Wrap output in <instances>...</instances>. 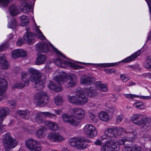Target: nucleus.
Wrapping results in <instances>:
<instances>
[{
	"instance_id": "obj_56",
	"label": "nucleus",
	"mask_w": 151,
	"mask_h": 151,
	"mask_svg": "<svg viewBox=\"0 0 151 151\" xmlns=\"http://www.w3.org/2000/svg\"><path fill=\"white\" fill-rule=\"evenodd\" d=\"M148 4L150 11L151 14V0H145Z\"/></svg>"
},
{
	"instance_id": "obj_34",
	"label": "nucleus",
	"mask_w": 151,
	"mask_h": 151,
	"mask_svg": "<svg viewBox=\"0 0 151 151\" xmlns=\"http://www.w3.org/2000/svg\"><path fill=\"white\" fill-rule=\"evenodd\" d=\"M46 129L45 127H42L41 129H39L37 131L36 135L37 137L42 138L45 135V131Z\"/></svg>"
},
{
	"instance_id": "obj_10",
	"label": "nucleus",
	"mask_w": 151,
	"mask_h": 151,
	"mask_svg": "<svg viewBox=\"0 0 151 151\" xmlns=\"http://www.w3.org/2000/svg\"><path fill=\"white\" fill-rule=\"evenodd\" d=\"M119 150V146H117L116 140L110 139L105 142L104 151H118Z\"/></svg>"
},
{
	"instance_id": "obj_20",
	"label": "nucleus",
	"mask_w": 151,
	"mask_h": 151,
	"mask_svg": "<svg viewBox=\"0 0 151 151\" xmlns=\"http://www.w3.org/2000/svg\"><path fill=\"white\" fill-rule=\"evenodd\" d=\"M115 132V136H114V137L116 138L118 137H119L121 135L122 133V132L125 133L126 134L128 133L130 134L131 135L134 136V134H135V132L134 131H133V129H131L132 132H127L124 129L123 127H115L114 128Z\"/></svg>"
},
{
	"instance_id": "obj_11",
	"label": "nucleus",
	"mask_w": 151,
	"mask_h": 151,
	"mask_svg": "<svg viewBox=\"0 0 151 151\" xmlns=\"http://www.w3.org/2000/svg\"><path fill=\"white\" fill-rule=\"evenodd\" d=\"M141 52V51L140 50H139L129 57L118 63H104V68L106 67H110L117 66L118 65V63H120L121 62L124 63H128L136 58L139 55Z\"/></svg>"
},
{
	"instance_id": "obj_26",
	"label": "nucleus",
	"mask_w": 151,
	"mask_h": 151,
	"mask_svg": "<svg viewBox=\"0 0 151 151\" xmlns=\"http://www.w3.org/2000/svg\"><path fill=\"white\" fill-rule=\"evenodd\" d=\"M20 7L17 5H13L9 7V10L10 14L13 16H15L19 12V9Z\"/></svg>"
},
{
	"instance_id": "obj_30",
	"label": "nucleus",
	"mask_w": 151,
	"mask_h": 151,
	"mask_svg": "<svg viewBox=\"0 0 151 151\" xmlns=\"http://www.w3.org/2000/svg\"><path fill=\"white\" fill-rule=\"evenodd\" d=\"M28 79H22L21 82L19 83H16L14 86V87L20 88H23L27 86L29 84Z\"/></svg>"
},
{
	"instance_id": "obj_16",
	"label": "nucleus",
	"mask_w": 151,
	"mask_h": 151,
	"mask_svg": "<svg viewBox=\"0 0 151 151\" xmlns=\"http://www.w3.org/2000/svg\"><path fill=\"white\" fill-rule=\"evenodd\" d=\"M50 46L47 43H39L36 45V50L39 52L47 53L50 50Z\"/></svg>"
},
{
	"instance_id": "obj_48",
	"label": "nucleus",
	"mask_w": 151,
	"mask_h": 151,
	"mask_svg": "<svg viewBox=\"0 0 151 151\" xmlns=\"http://www.w3.org/2000/svg\"><path fill=\"white\" fill-rule=\"evenodd\" d=\"M19 54L20 57H24L27 54V52L24 51L22 49L19 50Z\"/></svg>"
},
{
	"instance_id": "obj_8",
	"label": "nucleus",
	"mask_w": 151,
	"mask_h": 151,
	"mask_svg": "<svg viewBox=\"0 0 151 151\" xmlns=\"http://www.w3.org/2000/svg\"><path fill=\"white\" fill-rule=\"evenodd\" d=\"M55 116V114L47 112H39L36 114L35 119L36 122L38 124H43L44 125H45V124L47 122L45 120L46 116L52 117Z\"/></svg>"
},
{
	"instance_id": "obj_44",
	"label": "nucleus",
	"mask_w": 151,
	"mask_h": 151,
	"mask_svg": "<svg viewBox=\"0 0 151 151\" xmlns=\"http://www.w3.org/2000/svg\"><path fill=\"white\" fill-rule=\"evenodd\" d=\"M111 96H110L109 97V99L107 101L110 102V101H112L113 102H115L118 100L116 96L115 95L111 94Z\"/></svg>"
},
{
	"instance_id": "obj_13",
	"label": "nucleus",
	"mask_w": 151,
	"mask_h": 151,
	"mask_svg": "<svg viewBox=\"0 0 151 151\" xmlns=\"http://www.w3.org/2000/svg\"><path fill=\"white\" fill-rule=\"evenodd\" d=\"M84 132L85 134L88 135L90 138L94 137L97 134V132L95 127L91 124H87L84 127Z\"/></svg>"
},
{
	"instance_id": "obj_52",
	"label": "nucleus",
	"mask_w": 151,
	"mask_h": 151,
	"mask_svg": "<svg viewBox=\"0 0 151 151\" xmlns=\"http://www.w3.org/2000/svg\"><path fill=\"white\" fill-rule=\"evenodd\" d=\"M28 74L26 72H23L21 73L22 79H28Z\"/></svg>"
},
{
	"instance_id": "obj_24",
	"label": "nucleus",
	"mask_w": 151,
	"mask_h": 151,
	"mask_svg": "<svg viewBox=\"0 0 151 151\" xmlns=\"http://www.w3.org/2000/svg\"><path fill=\"white\" fill-rule=\"evenodd\" d=\"M54 62L55 64L58 66H61L63 64H66L69 65L70 66L74 68H77V65L75 63H71L69 61H63L61 58H58L55 60Z\"/></svg>"
},
{
	"instance_id": "obj_14",
	"label": "nucleus",
	"mask_w": 151,
	"mask_h": 151,
	"mask_svg": "<svg viewBox=\"0 0 151 151\" xmlns=\"http://www.w3.org/2000/svg\"><path fill=\"white\" fill-rule=\"evenodd\" d=\"M31 1L20 0L21 5L23 7L22 12L25 14H27L32 8L33 4Z\"/></svg>"
},
{
	"instance_id": "obj_6",
	"label": "nucleus",
	"mask_w": 151,
	"mask_h": 151,
	"mask_svg": "<svg viewBox=\"0 0 151 151\" xmlns=\"http://www.w3.org/2000/svg\"><path fill=\"white\" fill-rule=\"evenodd\" d=\"M2 142L5 148L7 149H12L17 145L16 140L13 139L8 134L4 135Z\"/></svg>"
},
{
	"instance_id": "obj_39",
	"label": "nucleus",
	"mask_w": 151,
	"mask_h": 151,
	"mask_svg": "<svg viewBox=\"0 0 151 151\" xmlns=\"http://www.w3.org/2000/svg\"><path fill=\"white\" fill-rule=\"evenodd\" d=\"M95 85L96 88L98 90L103 91L104 85L101 83V82L98 81L95 83Z\"/></svg>"
},
{
	"instance_id": "obj_50",
	"label": "nucleus",
	"mask_w": 151,
	"mask_h": 151,
	"mask_svg": "<svg viewBox=\"0 0 151 151\" xmlns=\"http://www.w3.org/2000/svg\"><path fill=\"white\" fill-rule=\"evenodd\" d=\"M110 120V119L109 118L108 112L104 111V122Z\"/></svg>"
},
{
	"instance_id": "obj_57",
	"label": "nucleus",
	"mask_w": 151,
	"mask_h": 151,
	"mask_svg": "<svg viewBox=\"0 0 151 151\" xmlns=\"http://www.w3.org/2000/svg\"><path fill=\"white\" fill-rule=\"evenodd\" d=\"M142 76H144L145 78L147 77H148L149 78H151V73H146L142 75Z\"/></svg>"
},
{
	"instance_id": "obj_49",
	"label": "nucleus",
	"mask_w": 151,
	"mask_h": 151,
	"mask_svg": "<svg viewBox=\"0 0 151 151\" xmlns=\"http://www.w3.org/2000/svg\"><path fill=\"white\" fill-rule=\"evenodd\" d=\"M9 47L8 45L6 44H3L0 46V52L5 50Z\"/></svg>"
},
{
	"instance_id": "obj_28",
	"label": "nucleus",
	"mask_w": 151,
	"mask_h": 151,
	"mask_svg": "<svg viewBox=\"0 0 151 151\" xmlns=\"http://www.w3.org/2000/svg\"><path fill=\"white\" fill-rule=\"evenodd\" d=\"M46 59L45 55L39 54L36 58L35 63L37 65L44 64L46 62Z\"/></svg>"
},
{
	"instance_id": "obj_62",
	"label": "nucleus",
	"mask_w": 151,
	"mask_h": 151,
	"mask_svg": "<svg viewBox=\"0 0 151 151\" xmlns=\"http://www.w3.org/2000/svg\"><path fill=\"white\" fill-rule=\"evenodd\" d=\"M106 111H109V112L113 113L114 111V108L113 107L111 108H109L108 109H106Z\"/></svg>"
},
{
	"instance_id": "obj_22",
	"label": "nucleus",
	"mask_w": 151,
	"mask_h": 151,
	"mask_svg": "<svg viewBox=\"0 0 151 151\" xmlns=\"http://www.w3.org/2000/svg\"><path fill=\"white\" fill-rule=\"evenodd\" d=\"M10 66V64L6 60L5 55L3 54H0V67L2 69H7Z\"/></svg>"
},
{
	"instance_id": "obj_7",
	"label": "nucleus",
	"mask_w": 151,
	"mask_h": 151,
	"mask_svg": "<svg viewBox=\"0 0 151 151\" xmlns=\"http://www.w3.org/2000/svg\"><path fill=\"white\" fill-rule=\"evenodd\" d=\"M26 147L31 151H40L41 149L40 143L35 140L29 139L25 142Z\"/></svg>"
},
{
	"instance_id": "obj_63",
	"label": "nucleus",
	"mask_w": 151,
	"mask_h": 151,
	"mask_svg": "<svg viewBox=\"0 0 151 151\" xmlns=\"http://www.w3.org/2000/svg\"><path fill=\"white\" fill-rule=\"evenodd\" d=\"M1 127L2 128H1V127H0V133H2L3 132L5 131V129L4 128V126H2Z\"/></svg>"
},
{
	"instance_id": "obj_17",
	"label": "nucleus",
	"mask_w": 151,
	"mask_h": 151,
	"mask_svg": "<svg viewBox=\"0 0 151 151\" xmlns=\"http://www.w3.org/2000/svg\"><path fill=\"white\" fill-rule=\"evenodd\" d=\"M81 79V83L88 85L93 83L96 80L93 76L89 75L83 76Z\"/></svg>"
},
{
	"instance_id": "obj_60",
	"label": "nucleus",
	"mask_w": 151,
	"mask_h": 151,
	"mask_svg": "<svg viewBox=\"0 0 151 151\" xmlns=\"http://www.w3.org/2000/svg\"><path fill=\"white\" fill-rule=\"evenodd\" d=\"M112 71V69H104V71L107 74H110L111 72V71Z\"/></svg>"
},
{
	"instance_id": "obj_59",
	"label": "nucleus",
	"mask_w": 151,
	"mask_h": 151,
	"mask_svg": "<svg viewBox=\"0 0 151 151\" xmlns=\"http://www.w3.org/2000/svg\"><path fill=\"white\" fill-rule=\"evenodd\" d=\"M149 135L147 133H145L142 136V138L145 140L147 138L149 137L150 138V137H149Z\"/></svg>"
},
{
	"instance_id": "obj_42",
	"label": "nucleus",
	"mask_w": 151,
	"mask_h": 151,
	"mask_svg": "<svg viewBox=\"0 0 151 151\" xmlns=\"http://www.w3.org/2000/svg\"><path fill=\"white\" fill-rule=\"evenodd\" d=\"M10 0H0V6L6 7L10 3Z\"/></svg>"
},
{
	"instance_id": "obj_5",
	"label": "nucleus",
	"mask_w": 151,
	"mask_h": 151,
	"mask_svg": "<svg viewBox=\"0 0 151 151\" xmlns=\"http://www.w3.org/2000/svg\"><path fill=\"white\" fill-rule=\"evenodd\" d=\"M131 137H126L124 139H120L117 142H116L117 146L118 145H122L124 144V147L123 149V151H142V148L140 146H137L133 145L132 146H129L128 145H125L124 142L126 141L129 142L132 141L133 139V136L132 135Z\"/></svg>"
},
{
	"instance_id": "obj_58",
	"label": "nucleus",
	"mask_w": 151,
	"mask_h": 151,
	"mask_svg": "<svg viewBox=\"0 0 151 151\" xmlns=\"http://www.w3.org/2000/svg\"><path fill=\"white\" fill-rule=\"evenodd\" d=\"M94 144L97 145L101 146L103 143L100 140H97L95 142Z\"/></svg>"
},
{
	"instance_id": "obj_25",
	"label": "nucleus",
	"mask_w": 151,
	"mask_h": 151,
	"mask_svg": "<svg viewBox=\"0 0 151 151\" xmlns=\"http://www.w3.org/2000/svg\"><path fill=\"white\" fill-rule=\"evenodd\" d=\"M85 140V138L83 137L78 138V139L76 146V148L79 149L83 150L87 148L88 145L83 142V141Z\"/></svg>"
},
{
	"instance_id": "obj_54",
	"label": "nucleus",
	"mask_w": 151,
	"mask_h": 151,
	"mask_svg": "<svg viewBox=\"0 0 151 151\" xmlns=\"http://www.w3.org/2000/svg\"><path fill=\"white\" fill-rule=\"evenodd\" d=\"M120 77L122 80H125L124 81H127L129 79V78L126 77L124 74L121 75Z\"/></svg>"
},
{
	"instance_id": "obj_4",
	"label": "nucleus",
	"mask_w": 151,
	"mask_h": 151,
	"mask_svg": "<svg viewBox=\"0 0 151 151\" xmlns=\"http://www.w3.org/2000/svg\"><path fill=\"white\" fill-rule=\"evenodd\" d=\"M80 90V89L77 90L75 96H70L68 97V100L70 102L78 105L84 104L88 102V97L85 96L82 94V93L79 92Z\"/></svg>"
},
{
	"instance_id": "obj_19",
	"label": "nucleus",
	"mask_w": 151,
	"mask_h": 151,
	"mask_svg": "<svg viewBox=\"0 0 151 151\" xmlns=\"http://www.w3.org/2000/svg\"><path fill=\"white\" fill-rule=\"evenodd\" d=\"M36 35L34 33L29 31L26 32L23 37L25 40L27 41L30 45H32L35 42Z\"/></svg>"
},
{
	"instance_id": "obj_3",
	"label": "nucleus",
	"mask_w": 151,
	"mask_h": 151,
	"mask_svg": "<svg viewBox=\"0 0 151 151\" xmlns=\"http://www.w3.org/2000/svg\"><path fill=\"white\" fill-rule=\"evenodd\" d=\"M130 120L132 122L138 125H143L140 129L141 131L142 132H147L149 129L147 126L151 122V119L146 117L145 115L141 114H134L131 116Z\"/></svg>"
},
{
	"instance_id": "obj_47",
	"label": "nucleus",
	"mask_w": 151,
	"mask_h": 151,
	"mask_svg": "<svg viewBox=\"0 0 151 151\" xmlns=\"http://www.w3.org/2000/svg\"><path fill=\"white\" fill-rule=\"evenodd\" d=\"M143 103L142 102H137L133 104V106L138 109H141L143 105Z\"/></svg>"
},
{
	"instance_id": "obj_43",
	"label": "nucleus",
	"mask_w": 151,
	"mask_h": 151,
	"mask_svg": "<svg viewBox=\"0 0 151 151\" xmlns=\"http://www.w3.org/2000/svg\"><path fill=\"white\" fill-rule=\"evenodd\" d=\"M12 57L14 59H16L20 57L19 50H16L12 51Z\"/></svg>"
},
{
	"instance_id": "obj_51",
	"label": "nucleus",
	"mask_w": 151,
	"mask_h": 151,
	"mask_svg": "<svg viewBox=\"0 0 151 151\" xmlns=\"http://www.w3.org/2000/svg\"><path fill=\"white\" fill-rule=\"evenodd\" d=\"M98 116L101 120L103 121L104 120V111H101L99 112L98 114Z\"/></svg>"
},
{
	"instance_id": "obj_9",
	"label": "nucleus",
	"mask_w": 151,
	"mask_h": 151,
	"mask_svg": "<svg viewBox=\"0 0 151 151\" xmlns=\"http://www.w3.org/2000/svg\"><path fill=\"white\" fill-rule=\"evenodd\" d=\"M35 96H36V103L37 106H43L48 103V97L45 93L40 91L37 93Z\"/></svg>"
},
{
	"instance_id": "obj_33",
	"label": "nucleus",
	"mask_w": 151,
	"mask_h": 151,
	"mask_svg": "<svg viewBox=\"0 0 151 151\" xmlns=\"http://www.w3.org/2000/svg\"><path fill=\"white\" fill-rule=\"evenodd\" d=\"M45 125H47L49 129L55 131L58 129V125L54 122H52L50 121H47Z\"/></svg>"
},
{
	"instance_id": "obj_31",
	"label": "nucleus",
	"mask_w": 151,
	"mask_h": 151,
	"mask_svg": "<svg viewBox=\"0 0 151 151\" xmlns=\"http://www.w3.org/2000/svg\"><path fill=\"white\" fill-rule=\"evenodd\" d=\"M49 88L50 89L54 90L55 91L59 92L61 91L62 88L60 86L58 87L52 81H50L48 85Z\"/></svg>"
},
{
	"instance_id": "obj_27",
	"label": "nucleus",
	"mask_w": 151,
	"mask_h": 151,
	"mask_svg": "<svg viewBox=\"0 0 151 151\" xmlns=\"http://www.w3.org/2000/svg\"><path fill=\"white\" fill-rule=\"evenodd\" d=\"M123 95L126 98L130 99H132L135 97H139L140 99L147 100L151 99V96H138L132 94H123Z\"/></svg>"
},
{
	"instance_id": "obj_12",
	"label": "nucleus",
	"mask_w": 151,
	"mask_h": 151,
	"mask_svg": "<svg viewBox=\"0 0 151 151\" xmlns=\"http://www.w3.org/2000/svg\"><path fill=\"white\" fill-rule=\"evenodd\" d=\"M72 116V114L68 115L64 114L62 115L61 118L64 122L68 123L70 125L75 126L80 123V121L76 120V119L73 118Z\"/></svg>"
},
{
	"instance_id": "obj_53",
	"label": "nucleus",
	"mask_w": 151,
	"mask_h": 151,
	"mask_svg": "<svg viewBox=\"0 0 151 151\" xmlns=\"http://www.w3.org/2000/svg\"><path fill=\"white\" fill-rule=\"evenodd\" d=\"M9 104L11 106L12 108H13L16 106V101H9Z\"/></svg>"
},
{
	"instance_id": "obj_21",
	"label": "nucleus",
	"mask_w": 151,
	"mask_h": 151,
	"mask_svg": "<svg viewBox=\"0 0 151 151\" xmlns=\"http://www.w3.org/2000/svg\"><path fill=\"white\" fill-rule=\"evenodd\" d=\"M47 138L52 141L58 142H60L63 139V137L57 132L48 133Z\"/></svg>"
},
{
	"instance_id": "obj_29",
	"label": "nucleus",
	"mask_w": 151,
	"mask_h": 151,
	"mask_svg": "<svg viewBox=\"0 0 151 151\" xmlns=\"http://www.w3.org/2000/svg\"><path fill=\"white\" fill-rule=\"evenodd\" d=\"M16 112L21 118L25 119H28L30 115V112L29 111L19 110Z\"/></svg>"
},
{
	"instance_id": "obj_55",
	"label": "nucleus",
	"mask_w": 151,
	"mask_h": 151,
	"mask_svg": "<svg viewBox=\"0 0 151 151\" xmlns=\"http://www.w3.org/2000/svg\"><path fill=\"white\" fill-rule=\"evenodd\" d=\"M23 43V40L22 39H19L18 41L17 42L16 44L18 46H21L22 45Z\"/></svg>"
},
{
	"instance_id": "obj_35",
	"label": "nucleus",
	"mask_w": 151,
	"mask_h": 151,
	"mask_svg": "<svg viewBox=\"0 0 151 151\" xmlns=\"http://www.w3.org/2000/svg\"><path fill=\"white\" fill-rule=\"evenodd\" d=\"M20 19L21 25L22 26L26 25L29 22V19L28 17L25 15H22L20 17Z\"/></svg>"
},
{
	"instance_id": "obj_15",
	"label": "nucleus",
	"mask_w": 151,
	"mask_h": 151,
	"mask_svg": "<svg viewBox=\"0 0 151 151\" xmlns=\"http://www.w3.org/2000/svg\"><path fill=\"white\" fill-rule=\"evenodd\" d=\"M80 92L85 96H87L85 94L87 93L88 95L90 97H93L98 94L97 92L94 88L92 87L88 88H85L83 89H80Z\"/></svg>"
},
{
	"instance_id": "obj_37",
	"label": "nucleus",
	"mask_w": 151,
	"mask_h": 151,
	"mask_svg": "<svg viewBox=\"0 0 151 151\" xmlns=\"http://www.w3.org/2000/svg\"><path fill=\"white\" fill-rule=\"evenodd\" d=\"M78 139V138H71L69 140L70 145L71 146L76 148V146L77 145Z\"/></svg>"
},
{
	"instance_id": "obj_46",
	"label": "nucleus",
	"mask_w": 151,
	"mask_h": 151,
	"mask_svg": "<svg viewBox=\"0 0 151 151\" xmlns=\"http://www.w3.org/2000/svg\"><path fill=\"white\" fill-rule=\"evenodd\" d=\"M123 118V116L122 114L118 116L116 118V124H119L122 121Z\"/></svg>"
},
{
	"instance_id": "obj_41",
	"label": "nucleus",
	"mask_w": 151,
	"mask_h": 151,
	"mask_svg": "<svg viewBox=\"0 0 151 151\" xmlns=\"http://www.w3.org/2000/svg\"><path fill=\"white\" fill-rule=\"evenodd\" d=\"M50 44V43H49V44L50 46V47H52V50L54 52L64 58H65L66 57L62 53L58 51L57 49L55 48L53 45L51 44Z\"/></svg>"
},
{
	"instance_id": "obj_45",
	"label": "nucleus",
	"mask_w": 151,
	"mask_h": 151,
	"mask_svg": "<svg viewBox=\"0 0 151 151\" xmlns=\"http://www.w3.org/2000/svg\"><path fill=\"white\" fill-rule=\"evenodd\" d=\"M37 34L38 35L39 38L41 40H44L45 38V37L43 35L42 32H41L40 29L38 28L37 29Z\"/></svg>"
},
{
	"instance_id": "obj_38",
	"label": "nucleus",
	"mask_w": 151,
	"mask_h": 151,
	"mask_svg": "<svg viewBox=\"0 0 151 151\" xmlns=\"http://www.w3.org/2000/svg\"><path fill=\"white\" fill-rule=\"evenodd\" d=\"M145 65L146 68L151 69V56L147 57Z\"/></svg>"
},
{
	"instance_id": "obj_40",
	"label": "nucleus",
	"mask_w": 151,
	"mask_h": 151,
	"mask_svg": "<svg viewBox=\"0 0 151 151\" xmlns=\"http://www.w3.org/2000/svg\"><path fill=\"white\" fill-rule=\"evenodd\" d=\"M63 99L61 97L59 96H57L55 98V102L57 105H61L63 102Z\"/></svg>"
},
{
	"instance_id": "obj_64",
	"label": "nucleus",
	"mask_w": 151,
	"mask_h": 151,
	"mask_svg": "<svg viewBox=\"0 0 151 151\" xmlns=\"http://www.w3.org/2000/svg\"><path fill=\"white\" fill-rule=\"evenodd\" d=\"M110 93H104V96H105V98L106 99V101H107L109 99V97H108V96L110 94Z\"/></svg>"
},
{
	"instance_id": "obj_18",
	"label": "nucleus",
	"mask_w": 151,
	"mask_h": 151,
	"mask_svg": "<svg viewBox=\"0 0 151 151\" xmlns=\"http://www.w3.org/2000/svg\"><path fill=\"white\" fill-rule=\"evenodd\" d=\"M71 112L74 114V117L73 118H76V120H79L82 119L84 116V112L80 108H74L72 109Z\"/></svg>"
},
{
	"instance_id": "obj_32",
	"label": "nucleus",
	"mask_w": 151,
	"mask_h": 151,
	"mask_svg": "<svg viewBox=\"0 0 151 151\" xmlns=\"http://www.w3.org/2000/svg\"><path fill=\"white\" fill-rule=\"evenodd\" d=\"M115 132L114 128L113 129L108 128L104 131V134L105 135L109 137H114V136H115Z\"/></svg>"
},
{
	"instance_id": "obj_2",
	"label": "nucleus",
	"mask_w": 151,
	"mask_h": 151,
	"mask_svg": "<svg viewBox=\"0 0 151 151\" xmlns=\"http://www.w3.org/2000/svg\"><path fill=\"white\" fill-rule=\"evenodd\" d=\"M29 72L31 74L30 80L32 82L35 83V88L41 89L45 86L46 83V77L43 73L32 68L29 69Z\"/></svg>"
},
{
	"instance_id": "obj_61",
	"label": "nucleus",
	"mask_w": 151,
	"mask_h": 151,
	"mask_svg": "<svg viewBox=\"0 0 151 151\" xmlns=\"http://www.w3.org/2000/svg\"><path fill=\"white\" fill-rule=\"evenodd\" d=\"M55 112L56 114L57 115H59L62 113L61 109H57L55 110Z\"/></svg>"
},
{
	"instance_id": "obj_23",
	"label": "nucleus",
	"mask_w": 151,
	"mask_h": 151,
	"mask_svg": "<svg viewBox=\"0 0 151 151\" xmlns=\"http://www.w3.org/2000/svg\"><path fill=\"white\" fill-rule=\"evenodd\" d=\"M9 114V109L6 107H3L0 108V127L2 128L1 124H2L3 119Z\"/></svg>"
},
{
	"instance_id": "obj_1",
	"label": "nucleus",
	"mask_w": 151,
	"mask_h": 151,
	"mask_svg": "<svg viewBox=\"0 0 151 151\" xmlns=\"http://www.w3.org/2000/svg\"><path fill=\"white\" fill-rule=\"evenodd\" d=\"M53 79L60 85L63 84L67 82L69 87H74L77 84V79L73 74H70L68 75L64 72H59L57 70L54 73Z\"/></svg>"
},
{
	"instance_id": "obj_36",
	"label": "nucleus",
	"mask_w": 151,
	"mask_h": 151,
	"mask_svg": "<svg viewBox=\"0 0 151 151\" xmlns=\"http://www.w3.org/2000/svg\"><path fill=\"white\" fill-rule=\"evenodd\" d=\"M17 25V21L15 18H14L12 19L10 22L9 23L8 27L9 28L11 29H14Z\"/></svg>"
}]
</instances>
